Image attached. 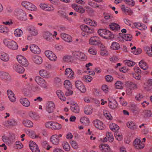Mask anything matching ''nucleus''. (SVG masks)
I'll list each match as a JSON object with an SVG mask.
<instances>
[{
    "label": "nucleus",
    "mask_w": 152,
    "mask_h": 152,
    "mask_svg": "<svg viewBox=\"0 0 152 152\" xmlns=\"http://www.w3.org/2000/svg\"><path fill=\"white\" fill-rule=\"evenodd\" d=\"M4 43L8 48L12 50H17L18 47L16 42L13 40L5 39L3 40Z\"/></svg>",
    "instance_id": "nucleus-1"
},
{
    "label": "nucleus",
    "mask_w": 152,
    "mask_h": 152,
    "mask_svg": "<svg viewBox=\"0 0 152 152\" xmlns=\"http://www.w3.org/2000/svg\"><path fill=\"white\" fill-rule=\"evenodd\" d=\"M64 85L65 88L67 90L65 93V95L68 96L72 95L73 92L71 89L72 88V86L70 81L68 80H65L64 82Z\"/></svg>",
    "instance_id": "nucleus-2"
},
{
    "label": "nucleus",
    "mask_w": 152,
    "mask_h": 152,
    "mask_svg": "<svg viewBox=\"0 0 152 152\" xmlns=\"http://www.w3.org/2000/svg\"><path fill=\"white\" fill-rule=\"evenodd\" d=\"M133 144L134 148L138 149H142L145 146L143 142L137 138L134 140Z\"/></svg>",
    "instance_id": "nucleus-3"
},
{
    "label": "nucleus",
    "mask_w": 152,
    "mask_h": 152,
    "mask_svg": "<svg viewBox=\"0 0 152 152\" xmlns=\"http://www.w3.org/2000/svg\"><path fill=\"white\" fill-rule=\"evenodd\" d=\"M74 57L79 60L84 61L87 59V57L83 53L79 51H75L73 54Z\"/></svg>",
    "instance_id": "nucleus-4"
},
{
    "label": "nucleus",
    "mask_w": 152,
    "mask_h": 152,
    "mask_svg": "<svg viewBox=\"0 0 152 152\" xmlns=\"http://www.w3.org/2000/svg\"><path fill=\"white\" fill-rule=\"evenodd\" d=\"M46 56L51 61H55L57 57L55 54L52 51L48 50L45 51Z\"/></svg>",
    "instance_id": "nucleus-5"
},
{
    "label": "nucleus",
    "mask_w": 152,
    "mask_h": 152,
    "mask_svg": "<svg viewBox=\"0 0 152 152\" xmlns=\"http://www.w3.org/2000/svg\"><path fill=\"white\" fill-rule=\"evenodd\" d=\"M80 28L83 31L88 33L91 34L94 33V29L92 28H90L85 24L81 25Z\"/></svg>",
    "instance_id": "nucleus-6"
},
{
    "label": "nucleus",
    "mask_w": 152,
    "mask_h": 152,
    "mask_svg": "<svg viewBox=\"0 0 152 152\" xmlns=\"http://www.w3.org/2000/svg\"><path fill=\"white\" fill-rule=\"evenodd\" d=\"M17 17L21 20L24 21L27 19L26 13L22 10H19L18 11Z\"/></svg>",
    "instance_id": "nucleus-7"
},
{
    "label": "nucleus",
    "mask_w": 152,
    "mask_h": 152,
    "mask_svg": "<svg viewBox=\"0 0 152 152\" xmlns=\"http://www.w3.org/2000/svg\"><path fill=\"white\" fill-rule=\"evenodd\" d=\"M2 140L4 142H8L9 143H13L15 141V136L14 134L11 135L9 137L3 135L2 137Z\"/></svg>",
    "instance_id": "nucleus-8"
},
{
    "label": "nucleus",
    "mask_w": 152,
    "mask_h": 152,
    "mask_svg": "<svg viewBox=\"0 0 152 152\" xmlns=\"http://www.w3.org/2000/svg\"><path fill=\"white\" fill-rule=\"evenodd\" d=\"M93 123L95 127L99 129H103L105 127V125L103 123L99 120H96L93 121Z\"/></svg>",
    "instance_id": "nucleus-9"
},
{
    "label": "nucleus",
    "mask_w": 152,
    "mask_h": 152,
    "mask_svg": "<svg viewBox=\"0 0 152 152\" xmlns=\"http://www.w3.org/2000/svg\"><path fill=\"white\" fill-rule=\"evenodd\" d=\"M55 108V105L54 103L51 101H49L47 104L46 110L49 113H52Z\"/></svg>",
    "instance_id": "nucleus-10"
},
{
    "label": "nucleus",
    "mask_w": 152,
    "mask_h": 152,
    "mask_svg": "<svg viewBox=\"0 0 152 152\" xmlns=\"http://www.w3.org/2000/svg\"><path fill=\"white\" fill-rule=\"evenodd\" d=\"M29 145L30 148L32 152H40V150L37 145L33 141L31 142L30 141L29 142Z\"/></svg>",
    "instance_id": "nucleus-11"
},
{
    "label": "nucleus",
    "mask_w": 152,
    "mask_h": 152,
    "mask_svg": "<svg viewBox=\"0 0 152 152\" xmlns=\"http://www.w3.org/2000/svg\"><path fill=\"white\" fill-rule=\"evenodd\" d=\"M53 36L52 34L48 31H44L43 33V38L47 41H52L53 40L52 39Z\"/></svg>",
    "instance_id": "nucleus-12"
},
{
    "label": "nucleus",
    "mask_w": 152,
    "mask_h": 152,
    "mask_svg": "<svg viewBox=\"0 0 152 152\" xmlns=\"http://www.w3.org/2000/svg\"><path fill=\"white\" fill-rule=\"evenodd\" d=\"M13 69L16 72L20 74L23 73L25 71L23 67L19 64L14 65Z\"/></svg>",
    "instance_id": "nucleus-13"
},
{
    "label": "nucleus",
    "mask_w": 152,
    "mask_h": 152,
    "mask_svg": "<svg viewBox=\"0 0 152 152\" xmlns=\"http://www.w3.org/2000/svg\"><path fill=\"white\" fill-rule=\"evenodd\" d=\"M30 49L33 53L38 54L40 52V50L38 47L34 44H32L30 46Z\"/></svg>",
    "instance_id": "nucleus-14"
},
{
    "label": "nucleus",
    "mask_w": 152,
    "mask_h": 152,
    "mask_svg": "<svg viewBox=\"0 0 152 152\" xmlns=\"http://www.w3.org/2000/svg\"><path fill=\"white\" fill-rule=\"evenodd\" d=\"M27 29L29 33L31 34L32 35L35 36L38 34L37 30L35 29L34 26H28Z\"/></svg>",
    "instance_id": "nucleus-15"
},
{
    "label": "nucleus",
    "mask_w": 152,
    "mask_h": 152,
    "mask_svg": "<svg viewBox=\"0 0 152 152\" xmlns=\"http://www.w3.org/2000/svg\"><path fill=\"white\" fill-rule=\"evenodd\" d=\"M7 93L10 100L12 102H15L16 98L15 94L12 91L10 90H8L7 91Z\"/></svg>",
    "instance_id": "nucleus-16"
},
{
    "label": "nucleus",
    "mask_w": 152,
    "mask_h": 152,
    "mask_svg": "<svg viewBox=\"0 0 152 152\" xmlns=\"http://www.w3.org/2000/svg\"><path fill=\"white\" fill-rule=\"evenodd\" d=\"M0 78L2 80H6L7 81L10 80L11 77L9 74L4 72H0Z\"/></svg>",
    "instance_id": "nucleus-17"
},
{
    "label": "nucleus",
    "mask_w": 152,
    "mask_h": 152,
    "mask_svg": "<svg viewBox=\"0 0 152 152\" xmlns=\"http://www.w3.org/2000/svg\"><path fill=\"white\" fill-rule=\"evenodd\" d=\"M50 140L51 142L53 144L55 145H58L59 141V139L57 134L52 135L51 137Z\"/></svg>",
    "instance_id": "nucleus-18"
},
{
    "label": "nucleus",
    "mask_w": 152,
    "mask_h": 152,
    "mask_svg": "<svg viewBox=\"0 0 152 152\" xmlns=\"http://www.w3.org/2000/svg\"><path fill=\"white\" fill-rule=\"evenodd\" d=\"M99 147L101 150L103 152H110V148L107 144H102L100 145Z\"/></svg>",
    "instance_id": "nucleus-19"
},
{
    "label": "nucleus",
    "mask_w": 152,
    "mask_h": 152,
    "mask_svg": "<svg viewBox=\"0 0 152 152\" xmlns=\"http://www.w3.org/2000/svg\"><path fill=\"white\" fill-rule=\"evenodd\" d=\"M40 75L42 77L46 78H49L50 77V73L46 70H41L39 72Z\"/></svg>",
    "instance_id": "nucleus-20"
},
{
    "label": "nucleus",
    "mask_w": 152,
    "mask_h": 152,
    "mask_svg": "<svg viewBox=\"0 0 152 152\" xmlns=\"http://www.w3.org/2000/svg\"><path fill=\"white\" fill-rule=\"evenodd\" d=\"M109 27L110 29L113 31H116L120 29V26L115 23H112L109 25Z\"/></svg>",
    "instance_id": "nucleus-21"
},
{
    "label": "nucleus",
    "mask_w": 152,
    "mask_h": 152,
    "mask_svg": "<svg viewBox=\"0 0 152 152\" xmlns=\"http://www.w3.org/2000/svg\"><path fill=\"white\" fill-rule=\"evenodd\" d=\"M32 59L35 63L38 64H40L42 61V58L36 55L33 56Z\"/></svg>",
    "instance_id": "nucleus-22"
},
{
    "label": "nucleus",
    "mask_w": 152,
    "mask_h": 152,
    "mask_svg": "<svg viewBox=\"0 0 152 152\" xmlns=\"http://www.w3.org/2000/svg\"><path fill=\"white\" fill-rule=\"evenodd\" d=\"M20 102L23 106L26 107H28L30 105V102L28 99L26 98L20 99Z\"/></svg>",
    "instance_id": "nucleus-23"
},
{
    "label": "nucleus",
    "mask_w": 152,
    "mask_h": 152,
    "mask_svg": "<svg viewBox=\"0 0 152 152\" xmlns=\"http://www.w3.org/2000/svg\"><path fill=\"white\" fill-rule=\"evenodd\" d=\"M61 38L65 41L70 42L72 41V37L71 36L64 33H62L61 34Z\"/></svg>",
    "instance_id": "nucleus-24"
},
{
    "label": "nucleus",
    "mask_w": 152,
    "mask_h": 152,
    "mask_svg": "<svg viewBox=\"0 0 152 152\" xmlns=\"http://www.w3.org/2000/svg\"><path fill=\"white\" fill-rule=\"evenodd\" d=\"M89 44L93 45H99L100 42L99 41H97L95 39V37H91L89 40Z\"/></svg>",
    "instance_id": "nucleus-25"
},
{
    "label": "nucleus",
    "mask_w": 152,
    "mask_h": 152,
    "mask_svg": "<svg viewBox=\"0 0 152 152\" xmlns=\"http://www.w3.org/2000/svg\"><path fill=\"white\" fill-rule=\"evenodd\" d=\"M56 94L59 98L63 101L66 100V97L64 93L60 90H58L57 91Z\"/></svg>",
    "instance_id": "nucleus-26"
},
{
    "label": "nucleus",
    "mask_w": 152,
    "mask_h": 152,
    "mask_svg": "<svg viewBox=\"0 0 152 152\" xmlns=\"http://www.w3.org/2000/svg\"><path fill=\"white\" fill-rule=\"evenodd\" d=\"M65 75H69L68 77L70 78H72L73 77L74 72L70 68H67L65 71Z\"/></svg>",
    "instance_id": "nucleus-27"
},
{
    "label": "nucleus",
    "mask_w": 152,
    "mask_h": 152,
    "mask_svg": "<svg viewBox=\"0 0 152 152\" xmlns=\"http://www.w3.org/2000/svg\"><path fill=\"white\" fill-rule=\"evenodd\" d=\"M70 109L72 111L75 113H78L80 111L79 107L77 104L70 106Z\"/></svg>",
    "instance_id": "nucleus-28"
},
{
    "label": "nucleus",
    "mask_w": 152,
    "mask_h": 152,
    "mask_svg": "<svg viewBox=\"0 0 152 152\" xmlns=\"http://www.w3.org/2000/svg\"><path fill=\"white\" fill-rule=\"evenodd\" d=\"M108 33H110V31L103 29H99L98 31V33L101 37H103V35H107Z\"/></svg>",
    "instance_id": "nucleus-29"
},
{
    "label": "nucleus",
    "mask_w": 152,
    "mask_h": 152,
    "mask_svg": "<svg viewBox=\"0 0 152 152\" xmlns=\"http://www.w3.org/2000/svg\"><path fill=\"white\" fill-rule=\"evenodd\" d=\"M140 67L143 70H147L148 67L146 62L144 61L143 60H141L139 64Z\"/></svg>",
    "instance_id": "nucleus-30"
},
{
    "label": "nucleus",
    "mask_w": 152,
    "mask_h": 152,
    "mask_svg": "<svg viewBox=\"0 0 152 152\" xmlns=\"http://www.w3.org/2000/svg\"><path fill=\"white\" fill-rule=\"evenodd\" d=\"M127 126L131 129L134 130L137 128V126L135 123L132 121L127 123Z\"/></svg>",
    "instance_id": "nucleus-31"
},
{
    "label": "nucleus",
    "mask_w": 152,
    "mask_h": 152,
    "mask_svg": "<svg viewBox=\"0 0 152 152\" xmlns=\"http://www.w3.org/2000/svg\"><path fill=\"white\" fill-rule=\"evenodd\" d=\"M0 58L1 60L5 62L8 61L9 59L8 56L4 53H1V55H0Z\"/></svg>",
    "instance_id": "nucleus-32"
},
{
    "label": "nucleus",
    "mask_w": 152,
    "mask_h": 152,
    "mask_svg": "<svg viewBox=\"0 0 152 152\" xmlns=\"http://www.w3.org/2000/svg\"><path fill=\"white\" fill-rule=\"evenodd\" d=\"M80 121L81 123L86 126L88 125L89 123V119L85 117L81 118L80 119Z\"/></svg>",
    "instance_id": "nucleus-33"
},
{
    "label": "nucleus",
    "mask_w": 152,
    "mask_h": 152,
    "mask_svg": "<svg viewBox=\"0 0 152 152\" xmlns=\"http://www.w3.org/2000/svg\"><path fill=\"white\" fill-rule=\"evenodd\" d=\"M26 9L31 11H34L36 10L37 7L32 3L28 2Z\"/></svg>",
    "instance_id": "nucleus-34"
},
{
    "label": "nucleus",
    "mask_w": 152,
    "mask_h": 152,
    "mask_svg": "<svg viewBox=\"0 0 152 152\" xmlns=\"http://www.w3.org/2000/svg\"><path fill=\"white\" fill-rule=\"evenodd\" d=\"M111 48L113 50H117L120 48V45L118 42H114L112 43Z\"/></svg>",
    "instance_id": "nucleus-35"
},
{
    "label": "nucleus",
    "mask_w": 152,
    "mask_h": 152,
    "mask_svg": "<svg viewBox=\"0 0 152 152\" xmlns=\"http://www.w3.org/2000/svg\"><path fill=\"white\" fill-rule=\"evenodd\" d=\"M144 50L149 56H152V45L151 46V48L148 46H146L144 47Z\"/></svg>",
    "instance_id": "nucleus-36"
},
{
    "label": "nucleus",
    "mask_w": 152,
    "mask_h": 152,
    "mask_svg": "<svg viewBox=\"0 0 152 152\" xmlns=\"http://www.w3.org/2000/svg\"><path fill=\"white\" fill-rule=\"evenodd\" d=\"M115 85L116 88L122 89L123 88V83L121 81H117L115 83Z\"/></svg>",
    "instance_id": "nucleus-37"
},
{
    "label": "nucleus",
    "mask_w": 152,
    "mask_h": 152,
    "mask_svg": "<svg viewBox=\"0 0 152 152\" xmlns=\"http://www.w3.org/2000/svg\"><path fill=\"white\" fill-rule=\"evenodd\" d=\"M57 13L58 14V15L61 17L65 18L68 20H69L68 17V16L67 15L66 13L65 12L62 10H60L58 11Z\"/></svg>",
    "instance_id": "nucleus-38"
},
{
    "label": "nucleus",
    "mask_w": 152,
    "mask_h": 152,
    "mask_svg": "<svg viewBox=\"0 0 152 152\" xmlns=\"http://www.w3.org/2000/svg\"><path fill=\"white\" fill-rule=\"evenodd\" d=\"M14 33L15 36L18 37H21L23 33L22 31L19 28L16 29Z\"/></svg>",
    "instance_id": "nucleus-39"
},
{
    "label": "nucleus",
    "mask_w": 152,
    "mask_h": 152,
    "mask_svg": "<svg viewBox=\"0 0 152 152\" xmlns=\"http://www.w3.org/2000/svg\"><path fill=\"white\" fill-rule=\"evenodd\" d=\"M23 123L25 126L28 127H31L33 126V123L30 120L24 121Z\"/></svg>",
    "instance_id": "nucleus-40"
},
{
    "label": "nucleus",
    "mask_w": 152,
    "mask_h": 152,
    "mask_svg": "<svg viewBox=\"0 0 152 152\" xmlns=\"http://www.w3.org/2000/svg\"><path fill=\"white\" fill-rule=\"evenodd\" d=\"M53 129L59 130L61 128V125L56 122H53V126L51 127Z\"/></svg>",
    "instance_id": "nucleus-41"
},
{
    "label": "nucleus",
    "mask_w": 152,
    "mask_h": 152,
    "mask_svg": "<svg viewBox=\"0 0 152 152\" xmlns=\"http://www.w3.org/2000/svg\"><path fill=\"white\" fill-rule=\"evenodd\" d=\"M8 29L6 26L3 25H0V32L6 34L8 31Z\"/></svg>",
    "instance_id": "nucleus-42"
},
{
    "label": "nucleus",
    "mask_w": 152,
    "mask_h": 152,
    "mask_svg": "<svg viewBox=\"0 0 152 152\" xmlns=\"http://www.w3.org/2000/svg\"><path fill=\"white\" fill-rule=\"evenodd\" d=\"M110 128L111 130L113 131L118 130L119 129V127L115 124H110Z\"/></svg>",
    "instance_id": "nucleus-43"
},
{
    "label": "nucleus",
    "mask_w": 152,
    "mask_h": 152,
    "mask_svg": "<svg viewBox=\"0 0 152 152\" xmlns=\"http://www.w3.org/2000/svg\"><path fill=\"white\" fill-rule=\"evenodd\" d=\"M62 145L64 149L66 151H68L70 150V146L69 144L67 142H64L62 144Z\"/></svg>",
    "instance_id": "nucleus-44"
},
{
    "label": "nucleus",
    "mask_w": 152,
    "mask_h": 152,
    "mask_svg": "<svg viewBox=\"0 0 152 152\" xmlns=\"http://www.w3.org/2000/svg\"><path fill=\"white\" fill-rule=\"evenodd\" d=\"M117 106V104L116 101L113 100L111 104H109L108 106L110 108L112 109H115Z\"/></svg>",
    "instance_id": "nucleus-45"
},
{
    "label": "nucleus",
    "mask_w": 152,
    "mask_h": 152,
    "mask_svg": "<svg viewBox=\"0 0 152 152\" xmlns=\"http://www.w3.org/2000/svg\"><path fill=\"white\" fill-rule=\"evenodd\" d=\"M127 85L129 87L130 90L134 89L135 88H137V85L134 83H133L131 82L127 83Z\"/></svg>",
    "instance_id": "nucleus-46"
},
{
    "label": "nucleus",
    "mask_w": 152,
    "mask_h": 152,
    "mask_svg": "<svg viewBox=\"0 0 152 152\" xmlns=\"http://www.w3.org/2000/svg\"><path fill=\"white\" fill-rule=\"evenodd\" d=\"M86 23H89V25L91 26H97V23L94 20H92L88 19L87 21H86Z\"/></svg>",
    "instance_id": "nucleus-47"
},
{
    "label": "nucleus",
    "mask_w": 152,
    "mask_h": 152,
    "mask_svg": "<svg viewBox=\"0 0 152 152\" xmlns=\"http://www.w3.org/2000/svg\"><path fill=\"white\" fill-rule=\"evenodd\" d=\"M124 39L126 41H131L132 39V36L129 34H125Z\"/></svg>",
    "instance_id": "nucleus-48"
},
{
    "label": "nucleus",
    "mask_w": 152,
    "mask_h": 152,
    "mask_svg": "<svg viewBox=\"0 0 152 152\" xmlns=\"http://www.w3.org/2000/svg\"><path fill=\"white\" fill-rule=\"evenodd\" d=\"M54 84L57 87H59L61 84V82L60 79L58 77L55 79Z\"/></svg>",
    "instance_id": "nucleus-49"
},
{
    "label": "nucleus",
    "mask_w": 152,
    "mask_h": 152,
    "mask_svg": "<svg viewBox=\"0 0 152 152\" xmlns=\"http://www.w3.org/2000/svg\"><path fill=\"white\" fill-rule=\"evenodd\" d=\"M29 116L32 119L37 120L38 119V117L37 115L35 113L30 112L29 113Z\"/></svg>",
    "instance_id": "nucleus-50"
},
{
    "label": "nucleus",
    "mask_w": 152,
    "mask_h": 152,
    "mask_svg": "<svg viewBox=\"0 0 152 152\" xmlns=\"http://www.w3.org/2000/svg\"><path fill=\"white\" fill-rule=\"evenodd\" d=\"M125 3L128 5L134 6L135 4V2L133 0H123Z\"/></svg>",
    "instance_id": "nucleus-51"
},
{
    "label": "nucleus",
    "mask_w": 152,
    "mask_h": 152,
    "mask_svg": "<svg viewBox=\"0 0 152 152\" xmlns=\"http://www.w3.org/2000/svg\"><path fill=\"white\" fill-rule=\"evenodd\" d=\"M7 123L10 126H15L17 124V122L14 119H11L7 121Z\"/></svg>",
    "instance_id": "nucleus-52"
},
{
    "label": "nucleus",
    "mask_w": 152,
    "mask_h": 152,
    "mask_svg": "<svg viewBox=\"0 0 152 152\" xmlns=\"http://www.w3.org/2000/svg\"><path fill=\"white\" fill-rule=\"evenodd\" d=\"M125 61H126V64L129 66H132L135 64L134 62L130 60H125Z\"/></svg>",
    "instance_id": "nucleus-53"
},
{
    "label": "nucleus",
    "mask_w": 152,
    "mask_h": 152,
    "mask_svg": "<svg viewBox=\"0 0 152 152\" xmlns=\"http://www.w3.org/2000/svg\"><path fill=\"white\" fill-rule=\"evenodd\" d=\"M145 117L149 118L151 117L152 113L150 110H145L144 111Z\"/></svg>",
    "instance_id": "nucleus-54"
},
{
    "label": "nucleus",
    "mask_w": 152,
    "mask_h": 152,
    "mask_svg": "<svg viewBox=\"0 0 152 152\" xmlns=\"http://www.w3.org/2000/svg\"><path fill=\"white\" fill-rule=\"evenodd\" d=\"M43 81L41 82L39 85H40L42 88H47V83L45 80L43 79Z\"/></svg>",
    "instance_id": "nucleus-55"
},
{
    "label": "nucleus",
    "mask_w": 152,
    "mask_h": 152,
    "mask_svg": "<svg viewBox=\"0 0 152 152\" xmlns=\"http://www.w3.org/2000/svg\"><path fill=\"white\" fill-rule=\"evenodd\" d=\"M43 79L40 76H36L35 77V80L37 83L39 85L41 82L43 81Z\"/></svg>",
    "instance_id": "nucleus-56"
},
{
    "label": "nucleus",
    "mask_w": 152,
    "mask_h": 152,
    "mask_svg": "<svg viewBox=\"0 0 152 152\" xmlns=\"http://www.w3.org/2000/svg\"><path fill=\"white\" fill-rule=\"evenodd\" d=\"M20 61H20L19 63L21 64L23 66L25 67H26L28 65V62L26 59L25 60H24V61L23 60Z\"/></svg>",
    "instance_id": "nucleus-57"
},
{
    "label": "nucleus",
    "mask_w": 152,
    "mask_h": 152,
    "mask_svg": "<svg viewBox=\"0 0 152 152\" xmlns=\"http://www.w3.org/2000/svg\"><path fill=\"white\" fill-rule=\"evenodd\" d=\"M83 84L82 82L80 80H77L75 81V85L76 87L77 88H78L80 86H81V85Z\"/></svg>",
    "instance_id": "nucleus-58"
},
{
    "label": "nucleus",
    "mask_w": 152,
    "mask_h": 152,
    "mask_svg": "<svg viewBox=\"0 0 152 152\" xmlns=\"http://www.w3.org/2000/svg\"><path fill=\"white\" fill-rule=\"evenodd\" d=\"M106 136L108 137V139L109 142H112L114 140L113 134L110 135L109 134H106Z\"/></svg>",
    "instance_id": "nucleus-59"
},
{
    "label": "nucleus",
    "mask_w": 152,
    "mask_h": 152,
    "mask_svg": "<svg viewBox=\"0 0 152 152\" xmlns=\"http://www.w3.org/2000/svg\"><path fill=\"white\" fill-rule=\"evenodd\" d=\"M70 143L72 147L74 149H76L77 148V144L75 141L74 140L71 141Z\"/></svg>",
    "instance_id": "nucleus-60"
},
{
    "label": "nucleus",
    "mask_w": 152,
    "mask_h": 152,
    "mask_svg": "<svg viewBox=\"0 0 152 152\" xmlns=\"http://www.w3.org/2000/svg\"><path fill=\"white\" fill-rule=\"evenodd\" d=\"M77 88L82 93H84L86 91V88L83 84L81 86H80L78 88Z\"/></svg>",
    "instance_id": "nucleus-61"
},
{
    "label": "nucleus",
    "mask_w": 152,
    "mask_h": 152,
    "mask_svg": "<svg viewBox=\"0 0 152 152\" xmlns=\"http://www.w3.org/2000/svg\"><path fill=\"white\" fill-rule=\"evenodd\" d=\"M142 51V50L140 48H138L136 50L132 51V52L134 54L138 55L140 54Z\"/></svg>",
    "instance_id": "nucleus-62"
},
{
    "label": "nucleus",
    "mask_w": 152,
    "mask_h": 152,
    "mask_svg": "<svg viewBox=\"0 0 152 152\" xmlns=\"http://www.w3.org/2000/svg\"><path fill=\"white\" fill-rule=\"evenodd\" d=\"M84 112L87 115H90L92 113V112L90 108H85L84 110Z\"/></svg>",
    "instance_id": "nucleus-63"
},
{
    "label": "nucleus",
    "mask_w": 152,
    "mask_h": 152,
    "mask_svg": "<svg viewBox=\"0 0 152 152\" xmlns=\"http://www.w3.org/2000/svg\"><path fill=\"white\" fill-rule=\"evenodd\" d=\"M83 79L87 81L88 82H91L92 80V78L90 75L84 76L83 77Z\"/></svg>",
    "instance_id": "nucleus-64"
}]
</instances>
